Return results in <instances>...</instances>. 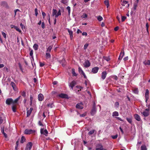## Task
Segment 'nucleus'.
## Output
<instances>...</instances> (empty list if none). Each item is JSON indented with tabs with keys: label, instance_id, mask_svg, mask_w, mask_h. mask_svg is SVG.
Returning a JSON list of instances; mask_svg holds the SVG:
<instances>
[{
	"label": "nucleus",
	"instance_id": "1",
	"mask_svg": "<svg viewBox=\"0 0 150 150\" xmlns=\"http://www.w3.org/2000/svg\"><path fill=\"white\" fill-rule=\"evenodd\" d=\"M35 130L31 129H25L24 131V134H30L35 133Z\"/></svg>",
	"mask_w": 150,
	"mask_h": 150
},
{
	"label": "nucleus",
	"instance_id": "2",
	"mask_svg": "<svg viewBox=\"0 0 150 150\" xmlns=\"http://www.w3.org/2000/svg\"><path fill=\"white\" fill-rule=\"evenodd\" d=\"M61 14L60 10H59L58 11L57 10H53L52 15L53 16H55L56 18L58 17V16L61 15Z\"/></svg>",
	"mask_w": 150,
	"mask_h": 150
},
{
	"label": "nucleus",
	"instance_id": "3",
	"mask_svg": "<svg viewBox=\"0 0 150 150\" xmlns=\"http://www.w3.org/2000/svg\"><path fill=\"white\" fill-rule=\"evenodd\" d=\"M96 104L95 102L93 103V108L91 111V114L92 115H94L96 111V109L95 106Z\"/></svg>",
	"mask_w": 150,
	"mask_h": 150
},
{
	"label": "nucleus",
	"instance_id": "4",
	"mask_svg": "<svg viewBox=\"0 0 150 150\" xmlns=\"http://www.w3.org/2000/svg\"><path fill=\"white\" fill-rule=\"evenodd\" d=\"M32 144L31 142H28L25 148V150H30L32 146Z\"/></svg>",
	"mask_w": 150,
	"mask_h": 150
},
{
	"label": "nucleus",
	"instance_id": "5",
	"mask_svg": "<svg viewBox=\"0 0 150 150\" xmlns=\"http://www.w3.org/2000/svg\"><path fill=\"white\" fill-rule=\"evenodd\" d=\"M6 103L8 105H9L11 104H13V100L11 98H8L6 100Z\"/></svg>",
	"mask_w": 150,
	"mask_h": 150
},
{
	"label": "nucleus",
	"instance_id": "6",
	"mask_svg": "<svg viewBox=\"0 0 150 150\" xmlns=\"http://www.w3.org/2000/svg\"><path fill=\"white\" fill-rule=\"evenodd\" d=\"M91 64L88 60H86L83 64V65L85 67L87 68L90 66Z\"/></svg>",
	"mask_w": 150,
	"mask_h": 150
},
{
	"label": "nucleus",
	"instance_id": "7",
	"mask_svg": "<svg viewBox=\"0 0 150 150\" xmlns=\"http://www.w3.org/2000/svg\"><path fill=\"white\" fill-rule=\"evenodd\" d=\"M59 97L63 98H69L68 96L66 94L62 93L58 95Z\"/></svg>",
	"mask_w": 150,
	"mask_h": 150
},
{
	"label": "nucleus",
	"instance_id": "8",
	"mask_svg": "<svg viewBox=\"0 0 150 150\" xmlns=\"http://www.w3.org/2000/svg\"><path fill=\"white\" fill-rule=\"evenodd\" d=\"M1 4L2 6L8 9L9 8L7 3L6 1H4L1 2Z\"/></svg>",
	"mask_w": 150,
	"mask_h": 150
},
{
	"label": "nucleus",
	"instance_id": "9",
	"mask_svg": "<svg viewBox=\"0 0 150 150\" xmlns=\"http://www.w3.org/2000/svg\"><path fill=\"white\" fill-rule=\"evenodd\" d=\"M96 150H106L104 149L103 146L101 144H98L96 146Z\"/></svg>",
	"mask_w": 150,
	"mask_h": 150
},
{
	"label": "nucleus",
	"instance_id": "10",
	"mask_svg": "<svg viewBox=\"0 0 150 150\" xmlns=\"http://www.w3.org/2000/svg\"><path fill=\"white\" fill-rule=\"evenodd\" d=\"M134 116L135 119L138 121L142 122L140 116L137 114H135Z\"/></svg>",
	"mask_w": 150,
	"mask_h": 150
},
{
	"label": "nucleus",
	"instance_id": "11",
	"mask_svg": "<svg viewBox=\"0 0 150 150\" xmlns=\"http://www.w3.org/2000/svg\"><path fill=\"white\" fill-rule=\"evenodd\" d=\"M40 133L41 134H43L46 136H47L48 134V132L47 129L44 130L42 128L40 129Z\"/></svg>",
	"mask_w": 150,
	"mask_h": 150
},
{
	"label": "nucleus",
	"instance_id": "12",
	"mask_svg": "<svg viewBox=\"0 0 150 150\" xmlns=\"http://www.w3.org/2000/svg\"><path fill=\"white\" fill-rule=\"evenodd\" d=\"M144 117H147L149 115V109H146L142 113Z\"/></svg>",
	"mask_w": 150,
	"mask_h": 150
},
{
	"label": "nucleus",
	"instance_id": "13",
	"mask_svg": "<svg viewBox=\"0 0 150 150\" xmlns=\"http://www.w3.org/2000/svg\"><path fill=\"white\" fill-rule=\"evenodd\" d=\"M107 73L106 71H103L101 74V78L103 80H104L106 78Z\"/></svg>",
	"mask_w": 150,
	"mask_h": 150
},
{
	"label": "nucleus",
	"instance_id": "14",
	"mask_svg": "<svg viewBox=\"0 0 150 150\" xmlns=\"http://www.w3.org/2000/svg\"><path fill=\"white\" fill-rule=\"evenodd\" d=\"M149 91L148 89H147L146 90V92L145 93V97L146 98V102L149 99Z\"/></svg>",
	"mask_w": 150,
	"mask_h": 150
},
{
	"label": "nucleus",
	"instance_id": "15",
	"mask_svg": "<svg viewBox=\"0 0 150 150\" xmlns=\"http://www.w3.org/2000/svg\"><path fill=\"white\" fill-rule=\"evenodd\" d=\"M99 68L98 67H96L93 68L92 69V72L93 74L97 73L98 70Z\"/></svg>",
	"mask_w": 150,
	"mask_h": 150
},
{
	"label": "nucleus",
	"instance_id": "16",
	"mask_svg": "<svg viewBox=\"0 0 150 150\" xmlns=\"http://www.w3.org/2000/svg\"><path fill=\"white\" fill-rule=\"evenodd\" d=\"M122 4L123 6H125L126 7H128L129 6L128 1L124 0L123 1Z\"/></svg>",
	"mask_w": 150,
	"mask_h": 150
},
{
	"label": "nucleus",
	"instance_id": "17",
	"mask_svg": "<svg viewBox=\"0 0 150 150\" xmlns=\"http://www.w3.org/2000/svg\"><path fill=\"white\" fill-rule=\"evenodd\" d=\"M76 84V82L75 81H72L69 84V86L71 87L72 90L73 89L74 86Z\"/></svg>",
	"mask_w": 150,
	"mask_h": 150
},
{
	"label": "nucleus",
	"instance_id": "18",
	"mask_svg": "<svg viewBox=\"0 0 150 150\" xmlns=\"http://www.w3.org/2000/svg\"><path fill=\"white\" fill-rule=\"evenodd\" d=\"M38 98L39 101H42L44 98L43 95L41 93L39 94L38 95Z\"/></svg>",
	"mask_w": 150,
	"mask_h": 150
},
{
	"label": "nucleus",
	"instance_id": "19",
	"mask_svg": "<svg viewBox=\"0 0 150 150\" xmlns=\"http://www.w3.org/2000/svg\"><path fill=\"white\" fill-rule=\"evenodd\" d=\"M33 109L32 108H30L29 109V110H28L27 112V117H29L30 114H31L32 110H33Z\"/></svg>",
	"mask_w": 150,
	"mask_h": 150
},
{
	"label": "nucleus",
	"instance_id": "20",
	"mask_svg": "<svg viewBox=\"0 0 150 150\" xmlns=\"http://www.w3.org/2000/svg\"><path fill=\"white\" fill-rule=\"evenodd\" d=\"M139 1V0H136L134 5V9H136Z\"/></svg>",
	"mask_w": 150,
	"mask_h": 150
},
{
	"label": "nucleus",
	"instance_id": "21",
	"mask_svg": "<svg viewBox=\"0 0 150 150\" xmlns=\"http://www.w3.org/2000/svg\"><path fill=\"white\" fill-rule=\"evenodd\" d=\"M52 46H50L47 48L46 52H50L52 48Z\"/></svg>",
	"mask_w": 150,
	"mask_h": 150
},
{
	"label": "nucleus",
	"instance_id": "22",
	"mask_svg": "<svg viewBox=\"0 0 150 150\" xmlns=\"http://www.w3.org/2000/svg\"><path fill=\"white\" fill-rule=\"evenodd\" d=\"M141 150H147V149L145 145H142L141 148Z\"/></svg>",
	"mask_w": 150,
	"mask_h": 150
},
{
	"label": "nucleus",
	"instance_id": "23",
	"mask_svg": "<svg viewBox=\"0 0 150 150\" xmlns=\"http://www.w3.org/2000/svg\"><path fill=\"white\" fill-rule=\"evenodd\" d=\"M71 72L73 76H77V74L75 73V70L74 69H72Z\"/></svg>",
	"mask_w": 150,
	"mask_h": 150
},
{
	"label": "nucleus",
	"instance_id": "24",
	"mask_svg": "<svg viewBox=\"0 0 150 150\" xmlns=\"http://www.w3.org/2000/svg\"><path fill=\"white\" fill-rule=\"evenodd\" d=\"M119 115V113L115 111L112 113V116L113 117L117 116Z\"/></svg>",
	"mask_w": 150,
	"mask_h": 150
},
{
	"label": "nucleus",
	"instance_id": "25",
	"mask_svg": "<svg viewBox=\"0 0 150 150\" xmlns=\"http://www.w3.org/2000/svg\"><path fill=\"white\" fill-rule=\"evenodd\" d=\"M45 57L47 59H49L50 58L51 55L50 54L49 52H46Z\"/></svg>",
	"mask_w": 150,
	"mask_h": 150
},
{
	"label": "nucleus",
	"instance_id": "26",
	"mask_svg": "<svg viewBox=\"0 0 150 150\" xmlns=\"http://www.w3.org/2000/svg\"><path fill=\"white\" fill-rule=\"evenodd\" d=\"M124 52H123L122 53V52H121L120 54V56H119V58H118V59L119 60H121L122 59V58L123 56L124 55Z\"/></svg>",
	"mask_w": 150,
	"mask_h": 150
},
{
	"label": "nucleus",
	"instance_id": "27",
	"mask_svg": "<svg viewBox=\"0 0 150 150\" xmlns=\"http://www.w3.org/2000/svg\"><path fill=\"white\" fill-rule=\"evenodd\" d=\"M38 45L37 44H35L33 46V48L35 50H38Z\"/></svg>",
	"mask_w": 150,
	"mask_h": 150
},
{
	"label": "nucleus",
	"instance_id": "28",
	"mask_svg": "<svg viewBox=\"0 0 150 150\" xmlns=\"http://www.w3.org/2000/svg\"><path fill=\"white\" fill-rule=\"evenodd\" d=\"M76 107L77 108L79 109H82L83 108V106L80 104H77L76 105Z\"/></svg>",
	"mask_w": 150,
	"mask_h": 150
},
{
	"label": "nucleus",
	"instance_id": "29",
	"mask_svg": "<svg viewBox=\"0 0 150 150\" xmlns=\"http://www.w3.org/2000/svg\"><path fill=\"white\" fill-rule=\"evenodd\" d=\"M143 63L145 65H150V60H146Z\"/></svg>",
	"mask_w": 150,
	"mask_h": 150
},
{
	"label": "nucleus",
	"instance_id": "30",
	"mask_svg": "<svg viewBox=\"0 0 150 150\" xmlns=\"http://www.w3.org/2000/svg\"><path fill=\"white\" fill-rule=\"evenodd\" d=\"M21 96H20L18 98H16L14 100H13V104L17 103L18 100L20 99Z\"/></svg>",
	"mask_w": 150,
	"mask_h": 150
},
{
	"label": "nucleus",
	"instance_id": "31",
	"mask_svg": "<svg viewBox=\"0 0 150 150\" xmlns=\"http://www.w3.org/2000/svg\"><path fill=\"white\" fill-rule=\"evenodd\" d=\"M96 17L98 20L99 21H100L103 20V18L100 16H97Z\"/></svg>",
	"mask_w": 150,
	"mask_h": 150
},
{
	"label": "nucleus",
	"instance_id": "32",
	"mask_svg": "<svg viewBox=\"0 0 150 150\" xmlns=\"http://www.w3.org/2000/svg\"><path fill=\"white\" fill-rule=\"evenodd\" d=\"M87 17V15L85 13H83V15L81 16V18H86Z\"/></svg>",
	"mask_w": 150,
	"mask_h": 150
},
{
	"label": "nucleus",
	"instance_id": "33",
	"mask_svg": "<svg viewBox=\"0 0 150 150\" xmlns=\"http://www.w3.org/2000/svg\"><path fill=\"white\" fill-rule=\"evenodd\" d=\"M25 137L23 136L21 137V142L22 143H23L25 141Z\"/></svg>",
	"mask_w": 150,
	"mask_h": 150
},
{
	"label": "nucleus",
	"instance_id": "34",
	"mask_svg": "<svg viewBox=\"0 0 150 150\" xmlns=\"http://www.w3.org/2000/svg\"><path fill=\"white\" fill-rule=\"evenodd\" d=\"M104 3L106 6H107V8H108L109 5L108 1L105 0L104 1Z\"/></svg>",
	"mask_w": 150,
	"mask_h": 150
},
{
	"label": "nucleus",
	"instance_id": "35",
	"mask_svg": "<svg viewBox=\"0 0 150 150\" xmlns=\"http://www.w3.org/2000/svg\"><path fill=\"white\" fill-rule=\"evenodd\" d=\"M68 1V0H61V2L64 4H66Z\"/></svg>",
	"mask_w": 150,
	"mask_h": 150
},
{
	"label": "nucleus",
	"instance_id": "36",
	"mask_svg": "<svg viewBox=\"0 0 150 150\" xmlns=\"http://www.w3.org/2000/svg\"><path fill=\"white\" fill-rule=\"evenodd\" d=\"M126 120L129 123H130V124L132 123V120L131 118H126Z\"/></svg>",
	"mask_w": 150,
	"mask_h": 150
},
{
	"label": "nucleus",
	"instance_id": "37",
	"mask_svg": "<svg viewBox=\"0 0 150 150\" xmlns=\"http://www.w3.org/2000/svg\"><path fill=\"white\" fill-rule=\"evenodd\" d=\"M13 26L14 28L16 29L17 31L19 32H21V30L18 27L15 26Z\"/></svg>",
	"mask_w": 150,
	"mask_h": 150
},
{
	"label": "nucleus",
	"instance_id": "38",
	"mask_svg": "<svg viewBox=\"0 0 150 150\" xmlns=\"http://www.w3.org/2000/svg\"><path fill=\"white\" fill-rule=\"evenodd\" d=\"M47 106L48 107H50V108H52L53 107L54 105L53 103H51L48 104Z\"/></svg>",
	"mask_w": 150,
	"mask_h": 150
},
{
	"label": "nucleus",
	"instance_id": "39",
	"mask_svg": "<svg viewBox=\"0 0 150 150\" xmlns=\"http://www.w3.org/2000/svg\"><path fill=\"white\" fill-rule=\"evenodd\" d=\"M79 71L80 73L81 74H82L83 73H84V72L82 70L81 68L80 67H79Z\"/></svg>",
	"mask_w": 150,
	"mask_h": 150
},
{
	"label": "nucleus",
	"instance_id": "40",
	"mask_svg": "<svg viewBox=\"0 0 150 150\" xmlns=\"http://www.w3.org/2000/svg\"><path fill=\"white\" fill-rule=\"evenodd\" d=\"M133 92L135 94H138V91L137 89L135 88L133 90Z\"/></svg>",
	"mask_w": 150,
	"mask_h": 150
},
{
	"label": "nucleus",
	"instance_id": "41",
	"mask_svg": "<svg viewBox=\"0 0 150 150\" xmlns=\"http://www.w3.org/2000/svg\"><path fill=\"white\" fill-rule=\"evenodd\" d=\"M11 85L13 88L16 86L15 84L13 82H11Z\"/></svg>",
	"mask_w": 150,
	"mask_h": 150
},
{
	"label": "nucleus",
	"instance_id": "42",
	"mask_svg": "<svg viewBox=\"0 0 150 150\" xmlns=\"http://www.w3.org/2000/svg\"><path fill=\"white\" fill-rule=\"evenodd\" d=\"M67 30L70 35H73V32L72 30H70L69 29H68Z\"/></svg>",
	"mask_w": 150,
	"mask_h": 150
},
{
	"label": "nucleus",
	"instance_id": "43",
	"mask_svg": "<svg viewBox=\"0 0 150 150\" xmlns=\"http://www.w3.org/2000/svg\"><path fill=\"white\" fill-rule=\"evenodd\" d=\"M122 17V22L124 21L126 18V17L125 16H121Z\"/></svg>",
	"mask_w": 150,
	"mask_h": 150
},
{
	"label": "nucleus",
	"instance_id": "44",
	"mask_svg": "<svg viewBox=\"0 0 150 150\" xmlns=\"http://www.w3.org/2000/svg\"><path fill=\"white\" fill-rule=\"evenodd\" d=\"M21 95L22 96L25 97L26 96V93L24 91H23L22 92Z\"/></svg>",
	"mask_w": 150,
	"mask_h": 150
},
{
	"label": "nucleus",
	"instance_id": "45",
	"mask_svg": "<svg viewBox=\"0 0 150 150\" xmlns=\"http://www.w3.org/2000/svg\"><path fill=\"white\" fill-rule=\"evenodd\" d=\"M1 33H2V34L3 35V36L5 38H6V33L3 32H1Z\"/></svg>",
	"mask_w": 150,
	"mask_h": 150
},
{
	"label": "nucleus",
	"instance_id": "46",
	"mask_svg": "<svg viewBox=\"0 0 150 150\" xmlns=\"http://www.w3.org/2000/svg\"><path fill=\"white\" fill-rule=\"evenodd\" d=\"M118 137V135L117 134L114 136H112V138L114 139H115L117 138Z\"/></svg>",
	"mask_w": 150,
	"mask_h": 150
},
{
	"label": "nucleus",
	"instance_id": "47",
	"mask_svg": "<svg viewBox=\"0 0 150 150\" xmlns=\"http://www.w3.org/2000/svg\"><path fill=\"white\" fill-rule=\"evenodd\" d=\"M88 43H86L84 46V50H86L88 47Z\"/></svg>",
	"mask_w": 150,
	"mask_h": 150
},
{
	"label": "nucleus",
	"instance_id": "48",
	"mask_svg": "<svg viewBox=\"0 0 150 150\" xmlns=\"http://www.w3.org/2000/svg\"><path fill=\"white\" fill-rule=\"evenodd\" d=\"M12 109L13 111L14 112H16V108L15 106H13L12 107Z\"/></svg>",
	"mask_w": 150,
	"mask_h": 150
},
{
	"label": "nucleus",
	"instance_id": "49",
	"mask_svg": "<svg viewBox=\"0 0 150 150\" xmlns=\"http://www.w3.org/2000/svg\"><path fill=\"white\" fill-rule=\"evenodd\" d=\"M94 130H92L88 132V134L89 135H91L93 134L94 133Z\"/></svg>",
	"mask_w": 150,
	"mask_h": 150
},
{
	"label": "nucleus",
	"instance_id": "50",
	"mask_svg": "<svg viewBox=\"0 0 150 150\" xmlns=\"http://www.w3.org/2000/svg\"><path fill=\"white\" fill-rule=\"evenodd\" d=\"M33 51L32 50L30 51V54L31 57H33Z\"/></svg>",
	"mask_w": 150,
	"mask_h": 150
},
{
	"label": "nucleus",
	"instance_id": "51",
	"mask_svg": "<svg viewBox=\"0 0 150 150\" xmlns=\"http://www.w3.org/2000/svg\"><path fill=\"white\" fill-rule=\"evenodd\" d=\"M16 146L15 147V149L16 150H17V149H18V141L16 143Z\"/></svg>",
	"mask_w": 150,
	"mask_h": 150
},
{
	"label": "nucleus",
	"instance_id": "52",
	"mask_svg": "<svg viewBox=\"0 0 150 150\" xmlns=\"http://www.w3.org/2000/svg\"><path fill=\"white\" fill-rule=\"evenodd\" d=\"M45 65V64L44 63L40 62V67H43Z\"/></svg>",
	"mask_w": 150,
	"mask_h": 150
},
{
	"label": "nucleus",
	"instance_id": "53",
	"mask_svg": "<svg viewBox=\"0 0 150 150\" xmlns=\"http://www.w3.org/2000/svg\"><path fill=\"white\" fill-rule=\"evenodd\" d=\"M82 35H85V36H87V33L86 32H83L82 33Z\"/></svg>",
	"mask_w": 150,
	"mask_h": 150
},
{
	"label": "nucleus",
	"instance_id": "54",
	"mask_svg": "<svg viewBox=\"0 0 150 150\" xmlns=\"http://www.w3.org/2000/svg\"><path fill=\"white\" fill-rule=\"evenodd\" d=\"M76 87L78 88V89H80V90L81 89L83 88L82 87L79 86H76Z\"/></svg>",
	"mask_w": 150,
	"mask_h": 150
},
{
	"label": "nucleus",
	"instance_id": "55",
	"mask_svg": "<svg viewBox=\"0 0 150 150\" xmlns=\"http://www.w3.org/2000/svg\"><path fill=\"white\" fill-rule=\"evenodd\" d=\"M13 88L14 91H18V88L16 86Z\"/></svg>",
	"mask_w": 150,
	"mask_h": 150
},
{
	"label": "nucleus",
	"instance_id": "56",
	"mask_svg": "<svg viewBox=\"0 0 150 150\" xmlns=\"http://www.w3.org/2000/svg\"><path fill=\"white\" fill-rule=\"evenodd\" d=\"M3 121V119L2 118V117H0V124H1Z\"/></svg>",
	"mask_w": 150,
	"mask_h": 150
},
{
	"label": "nucleus",
	"instance_id": "57",
	"mask_svg": "<svg viewBox=\"0 0 150 150\" xmlns=\"http://www.w3.org/2000/svg\"><path fill=\"white\" fill-rule=\"evenodd\" d=\"M115 106L118 107L119 105V103L118 102H116L115 104Z\"/></svg>",
	"mask_w": 150,
	"mask_h": 150
},
{
	"label": "nucleus",
	"instance_id": "58",
	"mask_svg": "<svg viewBox=\"0 0 150 150\" xmlns=\"http://www.w3.org/2000/svg\"><path fill=\"white\" fill-rule=\"evenodd\" d=\"M116 118L118 120L120 121H123V120L120 117H116Z\"/></svg>",
	"mask_w": 150,
	"mask_h": 150
},
{
	"label": "nucleus",
	"instance_id": "59",
	"mask_svg": "<svg viewBox=\"0 0 150 150\" xmlns=\"http://www.w3.org/2000/svg\"><path fill=\"white\" fill-rule=\"evenodd\" d=\"M116 18L117 19V20H118L119 23H120V17L118 16H117L116 17Z\"/></svg>",
	"mask_w": 150,
	"mask_h": 150
},
{
	"label": "nucleus",
	"instance_id": "60",
	"mask_svg": "<svg viewBox=\"0 0 150 150\" xmlns=\"http://www.w3.org/2000/svg\"><path fill=\"white\" fill-rule=\"evenodd\" d=\"M119 27L118 26H117L114 28V30L115 31H117L119 29Z\"/></svg>",
	"mask_w": 150,
	"mask_h": 150
},
{
	"label": "nucleus",
	"instance_id": "61",
	"mask_svg": "<svg viewBox=\"0 0 150 150\" xmlns=\"http://www.w3.org/2000/svg\"><path fill=\"white\" fill-rule=\"evenodd\" d=\"M42 16H43V18H44L45 16L46 15V14L44 12H42Z\"/></svg>",
	"mask_w": 150,
	"mask_h": 150
},
{
	"label": "nucleus",
	"instance_id": "62",
	"mask_svg": "<svg viewBox=\"0 0 150 150\" xmlns=\"http://www.w3.org/2000/svg\"><path fill=\"white\" fill-rule=\"evenodd\" d=\"M42 27L44 29L45 28V24L44 22H42Z\"/></svg>",
	"mask_w": 150,
	"mask_h": 150
},
{
	"label": "nucleus",
	"instance_id": "63",
	"mask_svg": "<svg viewBox=\"0 0 150 150\" xmlns=\"http://www.w3.org/2000/svg\"><path fill=\"white\" fill-rule=\"evenodd\" d=\"M105 59L107 61H108L110 60V59L109 57H106L105 58Z\"/></svg>",
	"mask_w": 150,
	"mask_h": 150
},
{
	"label": "nucleus",
	"instance_id": "64",
	"mask_svg": "<svg viewBox=\"0 0 150 150\" xmlns=\"http://www.w3.org/2000/svg\"><path fill=\"white\" fill-rule=\"evenodd\" d=\"M128 59V57H126L124 58L123 59L125 61H126Z\"/></svg>",
	"mask_w": 150,
	"mask_h": 150
}]
</instances>
